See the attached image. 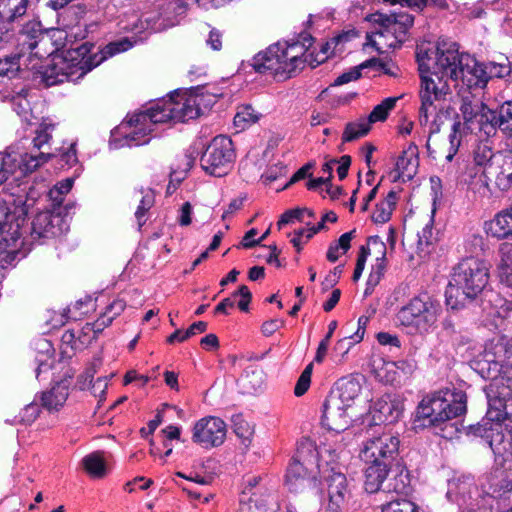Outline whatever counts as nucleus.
Returning <instances> with one entry per match:
<instances>
[{
  "mask_svg": "<svg viewBox=\"0 0 512 512\" xmlns=\"http://www.w3.org/2000/svg\"><path fill=\"white\" fill-rule=\"evenodd\" d=\"M351 157L349 155H343L339 159H331L327 163H331V166L333 167L334 164H339L337 168V174L340 180H344L347 175L348 171L351 165Z\"/></svg>",
  "mask_w": 512,
  "mask_h": 512,
  "instance_id": "nucleus-52",
  "label": "nucleus"
},
{
  "mask_svg": "<svg viewBox=\"0 0 512 512\" xmlns=\"http://www.w3.org/2000/svg\"><path fill=\"white\" fill-rule=\"evenodd\" d=\"M207 323L198 321L193 323L185 332L181 329H176L168 338L167 343L173 344L175 341L184 342L196 333H204L207 330Z\"/></svg>",
  "mask_w": 512,
  "mask_h": 512,
  "instance_id": "nucleus-37",
  "label": "nucleus"
},
{
  "mask_svg": "<svg viewBox=\"0 0 512 512\" xmlns=\"http://www.w3.org/2000/svg\"><path fill=\"white\" fill-rule=\"evenodd\" d=\"M371 126L365 119H360L357 122H349L346 124L342 140L343 142L355 141L369 133Z\"/></svg>",
  "mask_w": 512,
  "mask_h": 512,
  "instance_id": "nucleus-34",
  "label": "nucleus"
},
{
  "mask_svg": "<svg viewBox=\"0 0 512 512\" xmlns=\"http://www.w3.org/2000/svg\"><path fill=\"white\" fill-rule=\"evenodd\" d=\"M55 155L49 152H39L38 154L24 153L19 154L21 159L20 172L22 175H28L36 171L43 164L51 160Z\"/></svg>",
  "mask_w": 512,
  "mask_h": 512,
  "instance_id": "nucleus-31",
  "label": "nucleus"
},
{
  "mask_svg": "<svg viewBox=\"0 0 512 512\" xmlns=\"http://www.w3.org/2000/svg\"><path fill=\"white\" fill-rule=\"evenodd\" d=\"M304 210H306V208H296L292 210H287L285 213L282 214L280 220L278 221V227L281 228L282 225L292 222L293 219L301 220Z\"/></svg>",
  "mask_w": 512,
  "mask_h": 512,
  "instance_id": "nucleus-62",
  "label": "nucleus"
},
{
  "mask_svg": "<svg viewBox=\"0 0 512 512\" xmlns=\"http://www.w3.org/2000/svg\"><path fill=\"white\" fill-rule=\"evenodd\" d=\"M21 159L16 152H0V185L4 184L17 171H20Z\"/></svg>",
  "mask_w": 512,
  "mask_h": 512,
  "instance_id": "nucleus-28",
  "label": "nucleus"
},
{
  "mask_svg": "<svg viewBox=\"0 0 512 512\" xmlns=\"http://www.w3.org/2000/svg\"><path fill=\"white\" fill-rule=\"evenodd\" d=\"M400 440L382 427L372 428L362 450L366 462L395 465L399 454Z\"/></svg>",
  "mask_w": 512,
  "mask_h": 512,
  "instance_id": "nucleus-9",
  "label": "nucleus"
},
{
  "mask_svg": "<svg viewBox=\"0 0 512 512\" xmlns=\"http://www.w3.org/2000/svg\"><path fill=\"white\" fill-rule=\"evenodd\" d=\"M52 128V125H44L41 126L40 129L36 131V136L33 138V146L38 150L42 149L45 145L49 143L52 138L49 129Z\"/></svg>",
  "mask_w": 512,
  "mask_h": 512,
  "instance_id": "nucleus-50",
  "label": "nucleus"
},
{
  "mask_svg": "<svg viewBox=\"0 0 512 512\" xmlns=\"http://www.w3.org/2000/svg\"><path fill=\"white\" fill-rule=\"evenodd\" d=\"M24 205L8 206L0 202V267L12 265L21 253L22 227L26 222Z\"/></svg>",
  "mask_w": 512,
  "mask_h": 512,
  "instance_id": "nucleus-5",
  "label": "nucleus"
},
{
  "mask_svg": "<svg viewBox=\"0 0 512 512\" xmlns=\"http://www.w3.org/2000/svg\"><path fill=\"white\" fill-rule=\"evenodd\" d=\"M306 49L303 44L290 45L275 44L265 52L258 53L253 59V68L258 73L271 72L275 75L286 73L291 77L306 59H303Z\"/></svg>",
  "mask_w": 512,
  "mask_h": 512,
  "instance_id": "nucleus-6",
  "label": "nucleus"
},
{
  "mask_svg": "<svg viewBox=\"0 0 512 512\" xmlns=\"http://www.w3.org/2000/svg\"><path fill=\"white\" fill-rule=\"evenodd\" d=\"M489 270L490 264L484 259L474 256L462 259L454 267L446 290L447 305L455 309L466 299L474 300L487 287Z\"/></svg>",
  "mask_w": 512,
  "mask_h": 512,
  "instance_id": "nucleus-1",
  "label": "nucleus"
},
{
  "mask_svg": "<svg viewBox=\"0 0 512 512\" xmlns=\"http://www.w3.org/2000/svg\"><path fill=\"white\" fill-rule=\"evenodd\" d=\"M65 222L63 217L51 211H43L38 213L31 227V235L33 238H53L60 236L65 230Z\"/></svg>",
  "mask_w": 512,
  "mask_h": 512,
  "instance_id": "nucleus-18",
  "label": "nucleus"
},
{
  "mask_svg": "<svg viewBox=\"0 0 512 512\" xmlns=\"http://www.w3.org/2000/svg\"><path fill=\"white\" fill-rule=\"evenodd\" d=\"M486 177L501 191L512 187V151H498L495 159L484 170Z\"/></svg>",
  "mask_w": 512,
  "mask_h": 512,
  "instance_id": "nucleus-16",
  "label": "nucleus"
},
{
  "mask_svg": "<svg viewBox=\"0 0 512 512\" xmlns=\"http://www.w3.org/2000/svg\"><path fill=\"white\" fill-rule=\"evenodd\" d=\"M368 463L369 465L365 470V489L369 493H376L381 489L384 480L394 465H384L378 463V461Z\"/></svg>",
  "mask_w": 512,
  "mask_h": 512,
  "instance_id": "nucleus-24",
  "label": "nucleus"
},
{
  "mask_svg": "<svg viewBox=\"0 0 512 512\" xmlns=\"http://www.w3.org/2000/svg\"><path fill=\"white\" fill-rule=\"evenodd\" d=\"M367 66L368 65H372V64H377L385 74L391 76V77H398L399 76V68L393 64V63H390L388 61H384L382 59H377V58H373L371 60H369L367 63Z\"/></svg>",
  "mask_w": 512,
  "mask_h": 512,
  "instance_id": "nucleus-53",
  "label": "nucleus"
},
{
  "mask_svg": "<svg viewBox=\"0 0 512 512\" xmlns=\"http://www.w3.org/2000/svg\"><path fill=\"white\" fill-rule=\"evenodd\" d=\"M437 66L446 69L455 88L471 91L484 88L489 80L487 67L468 55H460L458 45L437 43Z\"/></svg>",
  "mask_w": 512,
  "mask_h": 512,
  "instance_id": "nucleus-2",
  "label": "nucleus"
},
{
  "mask_svg": "<svg viewBox=\"0 0 512 512\" xmlns=\"http://www.w3.org/2000/svg\"><path fill=\"white\" fill-rule=\"evenodd\" d=\"M460 98L459 111L463 122H455L453 125V134L451 135V143L454 142L456 133L462 127L464 131L469 132L473 124L477 121L487 104L483 101L479 93H475L469 89H458Z\"/></svg>",
  "mask_w": 512,
  "mask_h": 512,
  "instance_id": "nucleus-14",
  "label": "nucleus"
},
{
  "mask_svg": "<svg viewBox=\"0 0 512 512\" xmlns=\"http://www.w3.org/2000/svg\"><path fill=\"white\" fill-rule=\"evenodd\" d=\"M451 78L446 72V69L437 66L435 63V70L429 75H421V88L420 99L421 107L419 110V122L421 125H426L429 118L433 116L434 108L431 106V95H434L436 100H445L446 96L451 93Z\"/></svg>",
  "mask_w": 512,
  "mask_h": 512,
  "instance_id": "nucleus-8",
  "label": "nucleus"
},
{
  "mask_svg": "<svg viewBox=\"0 0 512 512\" xmlns=\"http://www.w3.org/2000/svg\"><path fill=\"white\" fill-rule=\"evenodd\" d=\"M77 154L75 144H71L69 149L62 153L59 157L58 164L64 168L65 166L70 168L77 163Z\"/></svg>",
  "mask_w": 512,
  "mask_h": 512,
  "instance_id": "nucleus-56",
  "label": "nucleus"
},
{
  "mask_svg": "<svg viewBox=\"0 0 512 512\" xmlns=\"http://www.w3.org/2000/svg\"><path fill=\"white\" fill-rule=\"evenodd\" d=\"M326 481L329 497L328 509L331 512H338L348 494L347 478L343 473L332 470V473L327 476Z\"/></svg>",
  "mask_w": 512,
  "mask_h": 512,
  "instance_id": "nucleus-20",
  "label": "nucleus"
},
{
  "mask_svg": "<svg viewBox=\"0 0 512 512\" xmlns=\"http://www.w3.org/2000/svg\"><path fill=\"white\" fill-rule=\"evenodd\" d=\"M259 115L255 112L254 108L250 105L242 106L234 117V125L237 127L245 128L246 125H251L257 122Z\"/></svg>",
  "mask_w": 512,
  "mask_h": 512,
  "instance_id": "nucleus-44",
  "label": "nucleus"
},
{
  "mask_svg": "<svg viewBox=\"0 0 512 512\" xmlns=\"http://www.w3.org/2000/svg\"><path fill=\"white\" fill-rule=\"evenodd\" d=\"M87 473L95 478H103L106 475V465L101 452H94L85 456L82 460Z\"/></svg>",
  "mask_w": 512,
  "mask_h": 512,
  "instance_id": "nucleus-32",
  "label": "nucleus"
},
{
  "mask_svg": "<svg viewBox=\"0 0 512 512\" xmlns=\"http://www.w3.org/2000/svg\"><path fill=\"white\" fill-rule=\"evenodd\" d=\"M29 0H0V18L14 23L26 14Z\"/></svg>",
  "mask_w": 512,
  "mask_h": 512,
  "instance_id": "nucleus-29",
  "label": "nucleus"
},
{
  "mask_svg": "<svg viewBox=\"0 0 512 512\" xmlns=\"http://www.w3.org/2000/svg\"><path fill=\"white\" fill-rule=\"evenodd\" d=\"M355 408L341 399V394H329L323 404L322 424L329 430L342 432L349 428Z\"/></svg>",
  "mask_w": 512,
  "mask_h": 512,
  "instance_id": "nucleus-13",
  "label": "nucleus"
},
{
  "mask_svg": "<svg viewBox=\"0 0 512 512\" xmlns=\"http://www.w3.org/2000/svg\"><path fill=\"white\" fill-rule=\"evenodd\" d=\"M397 100L398 97H389L376 105L369 114L368 119H365L369 126L378 121H385L389 112L395 107Z\"/></svg>",
  "mask_w": 512,
  "mask_h": 512,
  "instance_id": "nucleus-35",
  "label": "nucleus"
},
{
  "mask_svg": "<svg viewBox=\"0 0 512 512\" xmlns=\"http://www.w3.org/2000/svg\"><path fill=\"white\" fill-rule=\"evenodd\" d=\"M14 36V22L0 18V44L8 43Z\"/></svg>",
  "mask_w": 512,
  "mask_h": 512,
  "instance_id": "nucleus-55",
  "label": "nucleus"
},
{
  "mask_svg": "<svg viewBox=\"0 0 512 512\" xmlns=\"http://www.w3.org/2000/svg\"><path fill=\"white\" fill-rule=\"evenodd\" d=\"M382 512H416V506L407 499H397L382 506Z\"/></svg>",
  "mask_w": 512,
  "mask_h": 512,
  "instance_id": "nucleus-46",
  "label": "nucleus"
},
{
  "mask_svg": "<svg viewBox=\"0 0 512 512\" xmlns=\"http://www.w3.org/2000/svg\"><path fill=\"white\" fill-rule=\"evenodd\" d=\"M370 245H373L374 247L380 249L382 251V253L385 252L386 248H385L384 242L381 241L378 236H370L368 238L367 245L361 246V248H360L356 266H355L356 269L361 270V271L364 270L366 259H367L368 255L370 254V248H369Z\"/></svg>",
  "mask_w": 512,
  "mask_h": 512,
  "instance_id": "nucleus-43",
  "label": "nucleus"
},
{
  "mask_svg": "<svg viewBox=\"0 0 512 512\" xmlns=\"http://www.w3.org/2000/svg\"><path fill=\"white\" fill-rule=\"evenodd\" d=\"M418 167V157H412L402 152V154L398 157L396 161V171L398 172V177L412 179L416 174Z\"/></svg>",
  "mask_w": 512,
  "mask_h": 512,
  "instance_id": "nucleus-33",
  "label": "nucleus"
},
{
  "mask_svg": "<svg viewBox=\"0 0 512 512\" xmlns=\"http://www.w3.org/2000/svg\"><path fill=\"white\" fill-rule=\"evenodd\" d=\"M234 158L232 140L220 135L215 137L206 147L200 158V163L206 173L221 177L231 169Z\"/></svg>",
  "mask_w": 512,
  "mask_h": 512,
  "instance_id": "nucleus-10",
  "label": "nucleus"
},
{
  "mask_svg": "<svg viewBox=\"0 0 512 512\" xmlns=\"http://www.w3.org/2000/svg\"><path fill=\"white\" fill-rule=\"evenodd\" d=\"M69 382H57L49 391L42 394V406L49 411H57L64 405L69 395Z\"/></svg>",
  "mask_w": 512,
  "mask_h": 512,
  "instance_id": "nucleus-26",
  "label": "nucleus"
},
{
  "mask_svg": "<svg viewBox=\"0 0 512 512\" xmlns=\"http://www.w3.org/2000/svg\"><path fill=\"white\" fill-rule=\"evenodd\" d=\"M170 100L165 102L162 107H151L146 111L136 113L130 117L127 123L130 126L137 127L138 125L147 126L149 124L166 123L168 121H174L173 112Z\"/></svg>",
  "mask_w": 512,
  "mask_h": 512,
  "instance_id": "nucleus-21",
  "label": "nucleus"
},
{
  "mask_svg": "<svg viewBox=\"0 0 512 512\" xmlns=\"http://www.w3.org/2000/svg\"><path fill=\"white\" fill-rule=\"evenodd\" d=\"M486 394L488 420L495 422L512 420V378L495 379L488 386Z\"/></svg>",
  "mask_w": 512,
  "mask_h": 512,
  "instance_id": "nucleus-11",
  "label": "nucleus"
},
{
  "mask_svg": "<svg viewBox=\"0 0 512 512\" xmlns=\"http://www.w3.org/2000/svg\"><path fill=\"white\" fill-rule=\"evenodd\" d=\"M67 65L62 63L59 59L58 62L46 67L42 73V80L46 86H54L63 82H71V72L66 71Z\"/></svg>",
  "mask_w": 512,
  "mask_h": 512,
  "instance_id": "nucleus-27",
  "label": "nucleus"
},
{
  "mask_svg": "<svg viewBox=\"0 0 512 512\" xmlns=\"http://www.w3.org/2000/svg\"><path fill=\"white\" fill-rule=\"evenodd\" d=\"M360 391V385L355 380H347L342 381L337 391H332L330 394H341V399L350 404L351 406H354V399L358 395Z\"/></svg>",
  "mask_w": 512,
  "mask_h": 512,
  "instance_id": "nucleus-38",
  "label": "nucleus"
},
{
  "mask_svg": "<svg viewBox=\"0 0 512 512\" xmlns=\"http://www.w3.org/2000/svg\"><path fill=\"white\" fill-rule=\"evenodd\" d=\"M202 101L203 97L199 95H181L176 99L171 98L170 112H173L174 122H187L197 118L201 113Z\"/></svg>",
  "mask_w": 512,
  "mask_h": 512,
  "instance_id": "nucleus-19",
  "label": "nucleus"
},
{
  "mask_svg": "<svg viewBox=\"0 0 512 512\" xmlns=\"http://www.w3.org/2000/svg\"><path fill=\"white\" fill-rule=\"evenodd\" d=\"M40 408L35 403L25 405L23 408L10 406L6 409V422L11 425H30L39 416Z\"/></svg>",
  "mask_w": 512,
  "mask_h": 512,
  "instance_id": "nucleus-25",
  "label": "nucleus"
},
{
  "mask_svg": "<svg viewBox=\"0 0 512 512\" xmlns=\"http://www.w3.org/2000/svg\"><path fill=\"white\" fill-rule=\"evenodd\" d=\"M384 258H385V252L382 253V258L379 259L380 262L376 264V266L373 268V271L369 275V278L367 281V284L369 286L374 287L379 283V281L383 275L384 269H385Z\"/></svg>",
  "mask_w": 512,
  "mask_h": 512,
  "instance_id": "nucleus-58",
  "label": "nucleus"
},
{
  "mask_svg": "<svg viewBox=\"0 0 512 512\" xmlns=\"http://www.w3.org/2000/svg\"><path fill=\"white\" fill-rule=\"evenodd\" d=\"M240 295L242 299L238 302V307L241 311L247 312L249 310V303L252 299V294L246 285H241L234 293V296Z\"/></svg>",
  "mask_w": 512,
  "mask_h": 512,
  "instance_id": "nucleus-59",
  "label": "nucleus"
},
{
  "mask_svg": "<svg viewBox=\"0 0 512 512\" xmlns=\"http://www.w3.org/2000/svg\"><path fill=\"white\" fill-rule=\"evenodd\" d=\"M372 21L384 27L383 31H379L376 34L379 36V42H385L384 40L389 36V31H391V14L375 13L372 15Z\"/></svg>",
  "mask_w": 512,
  "mask_h": 512,
  "instance_id": "nucleus-48",
  "label": "nucleus"
},
{
  "mask_svg": "<svg viewBox=\"0 0 512 512\" xmlns=\"http://www.w3.org/2000/svg\"><path fill=\"white\" fill-rule=\"evenodd\" d=\"M363 67H367V64L364 63V64L360 65L359 67H354V68L350 69L349 71L344 72L343 74H341L340 76H338L335 79V81L332 85L340 86V85H344L351 81L359 79L361 77V68H363Z\"/></svg>",
  "mask_w": 512,
  "mask_h": 512,
  "instance_id": "nucleus-49",
  "label": "nucleus"
},
{
  "mask_svg": "<svg viewBox=\"0 0 512 512\" xmlns=\"http://www.w3.org/2000/svg\"><path fill=\"white\" fill-rule=\"evenodd\" d=\"M447 399L441 392L424 398L417 408V417L427 420L428 424L441 427L444 438H453L458 429L449 421L466 412V396L463 393L449 394Z\"/></svg>",
  "mask_w": 512,
  "mask_h": 512,
  "instance_id": "nucleus-3",
  "label": "nucleus"
},
{
  "mask_svg": "<svg viewBox=\"0 0 512 512\" xmlns=\"http://www.w3.org/2000/svg\"><path fill=\"white\" fill-rule=\"evenodd\" d=\"M442 312L441 304L428 293L413 297L397 313V320L420 334H427L436 326Z\"/></svg>",
  "mask_w": 512,
  "mask_h": 512,
  "instance_id": "nucleus-7",
  "label": "nucleus"
},
{
  "mask_svg": "<svg viewBox=\"0 0 512 512\" xmlns=\"http://www.w3.org/2000/svg\"><path fill=\"white\" fill-rule=\"evenodd\" d=\"M284 326V321L280 319H270L262 324L261 331L265 336H270L278 329Z\"/></svg>",
  "mask_w": 512,
  "mask_h": 512,
  "instance_id": "nucleus-63",
  "label": "nucleus"
},
{
  "mask_svg": "<svg viewBox=\"0 0 512 512\" xmlns=\"http://www.w3.org/2000/svg\"><path fill=\"white\" fill-rule=\"evenodd\" d=\"M313 452L311 444H308L307 447L301 445L297 449L296 456L290 463L286 474V484L290 491L297 492L298 490L315 485V477L311 475L309 467L313 465Z\"/></svg>",
  "mask_w": 512,
  "mask_h": 512,
  "instance_id": "nucleus-12",
  "label": "nucleus"
},
{
  "mask_svg": "<svg viewBox=\"0 0 512 512\" xmlns=\"http://www.w3.org/2000/svg\"><path fill=\"white\" fill-rule=\"evenodd\" d=\"M226 436L225 423L216 417L203 418L196 422L192 439L205 448L217 447L224 442Z\"/></svg>",
  "mask_w": 512,
  "mask_h": 512,
  "instance_id": "nucleus-15",
  "label": "nucleus"
},
{
  "mask_svg": "<svg viewBox=\"0 0 512 512\" xmlns=\"http://www.w3.org/2000/svg\"><path fill=\"white\" fill-rule=\"evenodd\" d=\"M499 123L502 124L501 132L506 137H512V100L498 105Z\"/></svg>",
  "mask_w": 512,
  "mask_h": 512,
  "instance_id": "nucleus-40",
  "label": "nucleus"
},
{
  "mask_svg": "<svg viewBox=\"0 0 512 512\" xmlns=\"http://www.w3.org/2000/svg\"><path fill=\"white\" fill-rule=\"evenodd\" d=\"M206 42L214 51H220L224 44L223 34L217 29H212Z\"/></svg>",
  "mask_w": 512,
  "mask_h": 512,
  "instance_id": "nucleus-61",
  "label": "nucleus"
},
{
  "mask_svg": "<svg viewBox=\"0 0 512 512\" xmlns=\"http://www.w3.org/2000/svg\"><path fill=\"white\" fill-rule=\"evenodd\" d=\"M113 321V316H110L108 313H103L95 322L86 323L83 327V332L85 334H89L92 332L94 337H96L99 333H101L107 326H109Z\"/></svg>",
  "mask_w": 512,
  "mask_h": 512,
  "instance_id": "nucleus-45",
  "label": "nucleus"
},
{
  "mask_svg": "<svg viewBox=\"0 0 512 512\" xmlns=\"http://www.w3.org/2000/svg\"><path fill=\"white\" fill-rule=\"evenodd\" d=\"M130 47H132V43L128 39L111 42L102 49L96 47L93 43L85 42L78 47L65 51L60 60L67 65L66 71L72 73L71 82H75L108 57L126 51Z\"/></svg>",
  "mask_w": 512,
  "mask_h": 512,
  "instance_id": "nucleus-4",
  "label": "nucleus"
},
{
  "mask_svg": "<svg viewBox=\"0 0 512 512\" xmlns=\"http://www.w3.org/2000/svg\"><path fill=\"white\" fill-rule=\"evenodd\" d=\"M20 55L15 54L0 58V79L1 78H14L20 71Z\"/></svg>",
  "mask_w": 512,
  "mask_h": 512,
  "instance_id": "nucleus-39",
  "label": "nucleus"
},
{
  "mask_svg": "<svg viewBox=\"0 0 512 512\" xmlns=\"http://www.w3.org/2000/svg\"><path fill=\"white\" fill-rule=\"evenodd\" d=\"M313 167H314V163H312V162H309V163L305 164L304 166H302L296 173H294V175L290 178V180L283 187V189L288 188L292 184H294L304 178H307V177L310 178L312 176V174L310 173V170Z\"/></svg>",
  "mask_w": 512,
  "mask_h": 512,
  "instance_id": "nucleus-57",
  "label": "nucleus"
},
{
  "mask_svg": "<svg viewBox=\"0 0 512 512\" xmlns=\"http://www.w3.org/2000/svg\"><path fill=\"white\" fill-rule=\"evenodd\" d=\"M392 23L389 31V36L393 37V40L386 42H378L373 40L372 36L367 35L369 44L373 46L379 53H383V47L389 49H396L401 47L405 40V36L408 30L413 26L414 17L405 12H394L391 13Z\"/></svg>",
  "mask_w": 512,
  "mask_h": 512,
  "instance_id": "nucleus-17",
  "label": "nucleus"
},
{
  "mask_svg": "<svg viewBox=\"0 0 512 512\" xmlns=\"http://www.w3.org/2000/svg\"><path fill=\"white\" fill-rule=\"evenodd\" d=\"M403 412L401 401L385 395L378 399L373 405V419L383 423L396 422Z\"/></svg>",
  "mask_w": 512,
  "mask_h": 512,
  "instance_id": "nucleus-22",
  "label": "nucleus"
},
{
  "mask_svg": "<svg viewBox=\"0 0 512 512\" xmlns=\"http://www.w3.org/2000/svg\"><path fill=\"white\" fill-rule=\"evenodd\" d=\"M312 370H313V364L310 363L305 367V369L301 373L300 377L297 380L295 388H294V394L296 396L299 397V396L304 395L307 392V390L309 389L310 383H311Z\"/></svg>",
  "mask_w": 512,
  "mask_h": 512,
  "instance_id": "nucleus-47",
  "label": "nucleus"
},
{
  "mask_svg": "<svg viewBox=\"0 0 512 512\" xmlns=\"http://www.w3.org/2000/svg\"><path fill=\"white\" fill-rule=\"evenodd\" d=\"M393 209L388 206V204H383L382 202L376 205V209L372 214V220L375 223H385L390 220Z\"/></svg>",
  "mask_w": 512,
  "mask_h": 512,
  "instance_id": "nucleus-51",
  "label": "nucleus"
},
{
  "mask_svg": "<svg viewBox=\"0 0 512 512\" xmlns=\"http://www.w3.org/2000/svg\"><path fill=\"white\" fill-rule=\"evenodd\" d=\"M502 124L499 123V109L485 107L477 121L473 124L470 133H483L486 137H492L501 131Z\"/></svg>",
  "mask_w": 512,
  "mask_h": 512,
  "instance_id": "nucleus-23",
  "label": "nucleus"
},
{
  "mask_svg": "<svg viewBox=\"0 0 512 512\" xmlns=\"http://www.w3.org/2000/svg\"><path fill=\"white\" fill-rule=\"evenodd\" d=\"M140 193L142 194V198L140 200V204L135 212V217L138 220V224L141 227L145 221H142L145 213L149 211L154 203H155V196L152 189H140Z\"/></svg>",
  "mask_w": 512,
  "mask_h": 512,
  "instance_id": "nucleus-42",
  "label": "nucleus"
},
{
  "mask_svg": "<svg viewBox=\"0 0 512 512\" xmlns=\"http://www.w3.org/2000/svg\"><path fill=\"white\" fill-rule=\"evenodd\" d=\"M490 231L498 239L512 237V209L498 213L490 224Z\"/></svg>",
  "mask_w": 512,
  "mask_h": 512,
  "instance_id": "nucleus-30",
  "label": "nucleus"
},
{
  "mask_svg": "<svg viewBox=\"0 0 512 512\" xmlns=\"http://www.w3.org/2000/svg\"><path fill=\"white\" fill-rule=\"evenodd\" d=\"M511 73V67L507 64H496L491 63L489 65V78L490 77H497V78H505L509 76Z\"/></svg>",
  "mask_w": 512,
  "mask_h": 512,
  "instance_id": "nucleus-60",
  "label": "nucleus"
},
{
  "mask_svg": "<svg viewBox=\"0 0 512 512\" xmlns=\"http://www.w3.org/2000/svg\"><path fill=\"white\" fill-rule=\"evenodd\" d=\"M322 171L323 172H328V176L326 178L319 177V178H316V179H311L307 183V188L309 190L316 189L318 186L323 185V184H325V185L330 184V182H331V180L333 178L331 163L323 164Z\"/></svg>",
  "mask_w": 512,
  "mask_h": 512,
  "instance_id": "nucleus-54",
  "label": "nucleus"
},
{
  "mask_svg": "<svg viewBox=\"0 0 512 512\" xmlns=\"http://www.w3.org/2000/svg\"><path fill=\"white\" fill-rule=\"evenodd\" d=\"M41 35L42 28L39 22H28L21 30V36L28 39V41H23V45H27L30 50L36 48L38 44L37 38Z\"/></svg>",
  "mask_w": 512,
  "mask_h": 512,
  "instance_id": "nucleus-41",
  "label": "nucleus"
},
{
  "mask_svg": "<svg viewBox=\"0 0 512 512\" xmlns=\"http://www.w3.org/2000/svg\"><path fill=\"white\" fill-rule=\"evenodd\" d=\"M472 156L474 163L478 166H483L485 169L493 162L496 153L493 152L489 143L485 141L476 144L473 149Z\"/></svg>",
  "mask_w": 512,
  "mask_h": 512,
  "instance_id": "nucleus-36",
  "label": "nucleus"
},
{
  "mask_svg": "<svg viewBox=\"0 0 512 512\" xmlns=\"http://www.w3.org/2000/svg\"><path fill=\"white\" fill-rule=\"evenodd\" d=\"M499 253L501 256L499 265H508L512 266V244L511 243H502L500 245Z\"/></svg>",
  "mask_w": 512,
  "mask_h": 512,
  "instance_id": "nucleus-64",
  "label": "nucleus"
}]
</instances>
